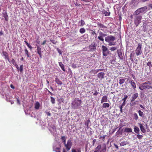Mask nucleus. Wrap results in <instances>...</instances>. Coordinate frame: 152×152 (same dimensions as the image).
I'll use <instances>...</instances> for the list:
<instances>
[{"mask_svg": "<svg viewBox=\"0 0 152 152\" xmlns=\"http://www.w3.org/2000/svg\"><path fill=\"white\" fill-rule=\"evenodd\" d=\"M37 47V53L39 55L40 58L42 57V51H41V48L37 45H36Z\"/></svg>", "mask_w": 152, "mask_h": 152, "instance_id": "9d476101", "label": "nucleus"}, {"mask_svg": "<svg viewBox=\"0 0 152 152\" xmlns=\"http://www.w3.org/2000/svg\"><path fill=\"white\" fill-rule=\"evenodd\" d=\"M17 103L19 104H20V102L19 99V98L18 97L16 98Z\"/></svg>", "mask_w": 152, "mask_h": 152, "instance_id": "4d7b16f0", "label": "nucleus"}, {"mask_svg": "<svg viewBox=\"0 0 152 152\" xmlns=\"http://www.w3.org/2000/svg\"><path fill=\"white\" fill-rule=\"evenodd\" d=\"M148 66H149V67L152 66V64L151 61H148L147 63Z\"/></svg>", "mask_w": 152, "mask_h": 152, "instance_id": "864d4df0", "label": "nucleus"}, {"mask_svg": "<svg viewBox=\"0 0 152 152\" xmlns=\"http://www.w3.org/2000/svg\"><path fill=\"white\" fill-rule=\"evenodd\" d=\"M147 7L146 6H145L138 9L134 12V13L135 14L139 15L141 13H142L145 12L147 9Z\"/></svg>", "mask_w": 152, "mask_h": 152, "instance_id": "39448f33", "label": "nucleus"}, {"mask_svg": "<svg viewBox=\"0 0 152 152\" xmlns=\"http://www.w3.org/2000/svg\"><path fill=\"white\" fill-rule=\"evenodd\" d=\"M139 94L138 93H136L133 94L131 100V102H133L138 97Z\"/></svg>", "mask_w": 152, "mask_h": 152, "instance_id": "9b49d317", "label": "nucleus"}, {"mask_svg": "<svg viewBox=\"0 0 152 152\" xmlns=\"http://www.w3.org/2000/svg\"><path fill=\"white\" fill-rule=\"evenodd\" d=\"M16 67V68L18 70V69H19V67L18 66V65L17 64H16L15 65H14Z\"/></svg>", "mask_w": 152, "mask_h": 152, "instance_id": "69168bd1", "label": "nucleus"}, {"mask_svg": "<svg viewBox=\"0 0 152 152\" xmlns=\"http://www.w3.org/2000/svg\"><path fill=\"white\" fill-rule=\"evenodd\" d=\"M128 97V96L126 95H125L124 96V98L123 99V100L125 101H126V99H127Z\"/></svg>", "mask_w": 152, "mask_h": 152, "instance_id": "bf43d9fd", "label": "nucleus"}, {"mask_svg": "<svg viewBox=\"0 0 152 152\" xmlns=\"http://www.w3.org/2000/svg\"><path fill=\"white\" fill-rule=\"evenodd\" d=\"M40 107V103L38 102H36L35 104V109L36 110H38L39 109Z\"/></svg>", "mask_w": 152, "mask_h": 152, "instance_id": "6ab92c4d", "label": "nucleus"}, {"mask_svg": "<svg viewBox=\"0 0 152 152\" xmlns=\"http://www.w3.org/2000/svg\"><path fill=\"white\" fill-rule=\"evenodd\" d=\"M129 144V142H127V141H123L121 142L120 144V145L121 146H122L124 145H128Z\"/></svg>", "mask_w": 152, "mask_h": 152, "instance_id": "a211bd4d", "label": "nucleus"}, {"mask_svg": "<svg viewBox=\"0 0 152 152\" xmlns=\"http://www.w3.org/2000/svg\"><path fill=\"white\" fill-rule=\"evenodd\" d=\"M89 32L90 34L93 35H94L96 37V33L95 32L92 30H90L89 31Z\"/></svg>", "mask_w": 152, "mask_h": 152, "instance_id": "cd10ccee", "label": "nucleus"}, {"mask_svg": "<svg viewBox=\"0 0 152 152\" xmlns=\"http://www.w3.org/2000/svg\"><path fill=\"white\" fill-rule=\"evenodd\" d=\"M124 131L126 132H132V129L131 128H126L124 129Z\"/></svg>", "mask_w": 152, "mask_h": 152, "instance_id": "4be33fe9", "label": "nucleus"}, {"mask_svg": "<svg viewBox=\"0 0 152 152\" xmlns=\"http://www.w3.org/2000/svg\"><path fill=\"white\" fill-rule=\"evenodd\" d=\"M106 136H107V135H104L103 136H100L99 137V139H100V140H102L103 142H104V141L105 138V137H106Z\"/></svg>", "mask_w": 152, "mask_h": 152, "instance_id": "58836bf2", "label": "nucleus"}, {"mask_svg": "<svg viewBox=\"0 0 152 152\" xmlns=\"http://www.w3.org/2000/svg\"><path fill=\"white\" fill-rule=\"evenodd\" d=\"M24 42L26 43V45L28 46V47L30 49V50H31L32 49V47L31 46L30 44L28 43L27 41H24Z\"/></svg>", "mask_w": 152, "mask_h": 152, "instance_id": "7c9ffc66", "label": "nucleus"}, {"mask_svg": "<svg viewBox=\"0 0 152 152\" xmlns=\"http://www.w3.org/2000/svg\"><path fill=\"white\" fill-rule=\"evenodd\" d=\"M133 15L134 17V23L136 26H137L141 22L142 18V16L138 15L135 14L134 13Z\"/></svg>", "mask_w": 152, "mask_h": 152, "instance_id": "7ed1b4c3", "label": "nucleus"}, {"mask_svg": "<svg viewBox=\"0 0 152 152\" xmlns=\"http://www.w3.org/2000/svg\"><path fill=\"white\" fill-rule=\"evenodd\" d=\"M142 48V44L141 43H139L138 46L135 50V53L137 56L141 55L142 52L141 50Z\"/></svg>", "mask_w": 152, "mask_h": 152, "instance_id": "6e6552de", "label": "nucleus"}, {"mask_svg": "<svg viewBox=\"0 0 152 152\" xmlns=\"http://www.w3.org/2000/svg\"><path fill=\"white\" fill-rule=\"evenodd\" d=\"M106 146L105 145L104 147L103 148H102L100 152H106Z\"/></svg>", "mask_w": 152, "mask_h": 152, "instance_id": "a19ab883", "label": "nucleus"}, {"mask_svg": "<svg viewBox=\"0 0 152 152\" xmlns=\"http://www.w3.org/2000/svg\"><path fill=\"white\" fill-rule=\"evenodd\" d=\"M46 42V41L45 40L41 43V45H44Z\"/></svg>", "mask_w": 152, "mask_h": 152, "instance_id": "052dcab7", "label": "nucleus"}, {"mask_svg": "<svg viewBox=\"0 0 152 152\" xmlns=\"http://www.w3.org/2000/svg\"><path fill=\"white\" fill-rule=\"evenodd\" d=\"M3 16L5 18L6 21H7L8 20V16L6 12L3 13Z\"/></svg>", "mask_w": 152, "mask_h": 152, "instance_id": "aec40b11", "label": "nucleus"}, {"mask_svg": "<svg viewBox=\"0 0 152 152\" xmlns=\"http://www.w3.org/2000/svg\"><path fill=\"white\" fill-rule=\"evenodd\" d=\"M137 137L140 140L142 139L143 136L141 135L138 134L137 135Z\"/></svg>", "mask_w": 152, "mask_h": 152, "instance_id": "a18cd8bd", "label": "nucleus"}, {"mask_svg": "<svg viewBox=\"0 0 152 152\" xmlns=\"http://www.w3.org/2000/svg\"><path fill=\"white\" fill-rule=\"evenodd\" d=\"M138 102V101H135V102H131L130 103V105L131 106H134V105H135L137 104V102Z\"/></svg>", "mask_w": 152, "mask_h": 152, "instance_id": "ea45409f", "label": "nucleus"}, {"mask_svg": "<svg viewBox=\"0 0 152 152\" xmlns=\"http://www.w3.org/2000/svg\"><path fill=\"white\" fill-rule=\"evenodd\" d=\"M97 25L100 28H106L107 27L104 26V25L101 23L98 22L97 23Z\"/></svg>", "mask_w": 152, "mask_h": 152, "instance_id": "5701e85b", "label": "nucleus"}, {"mask_svg": "<svg viewBox=\"0 0 152 152\" xmlns=\"http://www.w3.org/2000/svg\"><path fill=\"white\" fill-rule=\"evenodd\" d=\"M25 53L27 57H29L30 56V54H29L28 50L26 48L24 49Z\"/></svg>", "mask_w": 152, "mask_h": 152, "instance_id": "b1692460", "label": "nucleus"}, {"mask_svg": "<svg viewBox=\"0 0 152 152\" xmlns=\"http://www.w3.org/2000/svg\"><path fill=\"white\" fill-rule=\"evenodd\" d=\"M104 14L105 15V16H109L110 15V13L109 12V11L107 10V11L104 12Z\"/></svg>", "mask_w": 152, "mask_h": 152, "instance_id": "79ce46f5", "label": "nucleus"}, {"mask_svg": "<svg viewBox=\"0 0 152 152\" xmlns=\"http://www.w3.org/2000/svg\"><path fill=\"white\" fill-rule=\"evenodd\" d=\"M118 54L120 58L121 59H123V56L122 55V53L121 52H118Z\"/></svg>", "mask_w": 152, "mask_h": 152, "instance_id": "473e14b6", "label": "nucleus"}, {"mask_svg": "<svg viewBox=\"0 0 152 152\" xmlns=\"http://www.w3.org/2000/svg\"><path fill=\"white\" fill-rule=\"evenodd\" d=\"M138 124L139 125L141 131L143 133H145L146 130L145 127L141 124L139 123Z\"/></svg>", "mask_w": 152, "mask_h": 152, "instance_id": "ddd939ff", "label": "nucleus"}, {"mask_svg": "<svg viewBox=\"0 0 152 152\" xmlns=\"http://www.w3.org/2000/svg\"><path fill=\"white\" fill-rule=\"evenodd\" d=\"M104 73L103 72L99 73L97 74V77L100 79H103L104 78Z\"/></svg>", "mask_w": 152, "mask_h": 152, "instance_id": "2eb2a0df", "label": "nucleus"}, {"mask_svg": "<svg viewBox=\"0 0 152 152\" xmlns=\"http://www.w3.org/2000/svg\"><path fill=\"white\" fill-rule=\"evenodd\" d=\"M61 148H56L55 149V151L56 152H60Z\"/></svg>", "mask_w": 152, "mask_h": 152, "instance_id": "de8ad7c7", "label": "nucleus"}, {"mask_svg": "<svg viewBox=\"0 0 152 152\" xmlns=\"http://www.w3.org/2000/svg\"><path fill=\"white\" fill-rule=\"evenodd\" d=\"M51 41L53 44H56L57 42V41L55 42L54 40H50Z\"/></svg>", "mask_w": 152, "mask_h": 152, "instance_id": "5fc2aeb1", "label": "nucleus"}, {"mask_svg": "<svg viewBox=\"0 0 152 152\" xmlns=\"http://www.w3.org/2000/svg\"><path fill=\"white\" fill-rule=\"evenodd\" d=\"M104 37L103 36H99L98 37V39H99L100 41H101L103 43H104V39L103 38V37Z\"/></svg>", "mask_w": 152, "mask_h": 152, "instance_id": "f704fd0d", "label": "nucleus"}, {"mask_svg": "<svg viewBox=\"0 0 152 152\" xmlns=\"http://www.w3.org/2000/svg\"><path fill=\"white\" fill-rule=\"evenodd\" d=\"M101 145H98V146L95 148V150L99 151L101 149Z\"/></svg>", "mask_w": 152, "mask_h": 152, "instance_id": "37998d69", "label": "nucleus"}, {"mask_svg": "<svg viewBox=\"0 0 152 152\" xmlns=\"http://www.w3.org/2000/svg\"><path fill=\"white\" fill-rule=\"evenodd\" d=\"M151 82L148 81H147L141 84L139 87V88L141 90L144 89L150 88H152V86H151Z\"/></svg>", "mask_w": 152, "mask_h": 152, "instance_id": "f257e3e1", "label": "nucleus"}, {"mask_svg": "<svg viewBox=\"0 0 152 152\" xmlns=\"http://www.w3.org/2000/svg\"><path fill=\"white\" fill-rule=\"evenodd\" d=\"M140 107L144 109H145V108L144 107H143L142 104H140Z\"/></svg>", "mask_w": 152, "mask_h": 152, "instance_id": "774afa93", "label": "nucleus"}, {"mask_svg": "<svg viewBox=\"0 0 152 152\" xmlns=\"http://www.w3.org/2000/svg\"><path fill=\"white\" fill-rule=\"evenodd\" d=\"M50 100H51V103L53 104H54L55 103V100L54 98L52 96H50Z\"/></svg>", "mask_w": 152, "mask_h": 152, "instance_id": "4c0bfd02", "label": "nucleus"}, {"mask_svg": "<svg viewBox=\"0 0 152 152\" xmlns=\"http://www.w3.org/2000/svg\"><path fill=\"white\" fill-rule=\"evenodd\" d=\"M64 100L63 98H60L58 99V102L60 104H61V102H64Z\"/></svg>", "mask_w": 152, "mask_h": 152, "instance_id": "603ef678", "label": "nucleus"}, {"mask_svg": "<svg viewBox=\"0 0 152 152\" xmlns=\"http://www.w3.org/2000/svg\"><path fill=\"white\" fill-rule=\"evenodd\" d=\"M55 81L58 85H61L62 84V81L60 80L57 76H56L55 78Z\"/></svg>", "mask_w": 152, "mask_h": 152, "instance_id": "f8f14e48", "label": "nucleus"}, {"mask_svg": "<svg viewBox=\"0 0 152 152\" xmlns=\"http://www.w3.org/2000/svg\"><path fill=\"white\" fill-rule=\"evenodd\" d=\"M2 56H4L5 59H7L10 62L9 56L8 53L6 51H3L2 52Z\"/></svg>", "mask_w": 152, "mask_h": 152, "instance_id": "1a4fd4ad", "label": "nucleus"}, {"mask_svg": "<svg viewBox=\"0 0 152 152\" xmlns=\"http://www.w3.org/2000/svg\"><path fill=\"white\" fill-rule=\"evenodd\" d=\"M57 50L58 51V52L60 54H62L61 51L58 48H57Z\"/></svg>", "mask_w": 152, "mask_h": 152, "instance_id": "13d9d810", "label": "nucleus"}, {"mask_svg": "<svg viewBox=\"0 0 152 152\" xmlns=\"http://www.w3.org/2000/svg\"><path fill=\"white\" fill-rule=\"evenodd\" d=\"M61 139L62 141V142H63L64 144H65L66 143V139L65 137L64 136H62Z\"/></svg>", "mask_w": 152, "mask_h": 152, "instance_id": "c85d7f7f", "label": "nucleus"}, {"mask_svg": "<svg viewBox=\"0 0 152 152\" xmlns=\"http://www.w3.org/2000/svg\"><path fill=\"white\" fill-rule=\"evenodd\" d=\"M79 23H80V26H84L86 24V23H85V22L84 20H83L82 19H81L80 21L79 22Z\"/></svg>", "mask_w": 152, "mask_h": 152, "instance_id": "c756f323", "label": "nucleus"}, {"mask_svg": "<svg viewBox=\"0 0 152 152\" xmlns=\"http://www.w3.org/2000/svg\"><path fill=\"white\" fill-rule=\"evenodd\" d=\"M138 112L139 115L140 117H143L144 114L140 110H138Z\"/></svg>", "mask_w": 152, "mask_h": 152, "instance_id": "72a5a7b5", "label": "nucleus"}, {"mask_svg": "<svg viewBox=\"0 0 152 152\" xmlns=\"http://www.w3.org/2000/svg\"><path fill=\"white\" fill-rule=\"evenodd\" d=\"M133 119L135 120H137L138 118V117L137 113H134L133 114Z\"/></svg>", "mask_w": 152, "mask_h": 152, "instance_id": "2f4dec72", "label": "nucleus"}, {"mask_svg": "<svg viewBox=\"0 0 152 152\" xmlns=\"http://www.w3.org/2000/svg\"><path fill=\"white\" fill-rule=\"evenodd\" d=\"M110 106V104L108 103H104L103 104L102 107L104 108L106 107H109Z\"/></svg>", "mask_w": 152, "mask_h": 152, "instance_id": "bb28decb", "label": "nucleus"}, {"mask_svg": "<svg viewBox=\"0 0 152 152\" xmlns=\"http://www.w3.org/2000/svg\"><path fill=\"white\" fill-rule=\"evenodd\" d=\"M134 131L137 134H139L140 132V129L138 127L135 126L134 128Z\"/></svg>", "mask_w": 152, "mask_h": 152, "instance_id": "412c9836", "label": "nucleus"}, {"mask_svg": "<svg viewBox=\"0 0 152 152\" xmlns=\"http://www.w3.org/2000/svg\"><path fill=\"white\" fill-rule=\"evenodd\" d=\"M99 34L100 36L105 37L106 36V34L103 33L102 32H100L99 33Z\"/></svg>", "mask_w": 152, "mask_h": 152, "instance_id": "49530a36", "label": "nucleus"}, {"mask_svg": "<svg viewBox=\"0 0 152 152\" xmlns=\"http://www.w3.org/2000/svg\"><path fill=\"white\" fill-rule=\"evenodd\" d=\"M102 54L103 56H106L109 54V50L105 46L102 45Z\"/></svg>", "mask_w": 152, "mask_h": 152, "instance_id": "423d86ee", "label": "nucleus"}, {"mask_svg": "<svg viewBox=\"0 0 152 152\" xmlns=\"http://www.w3.org/2000/svg\"><path fill=\"white\" fill-rule=\"evenodd\" d=\"M117 48H118V47H113L111 48L110 49V50H111V51H113L115 50Z\"/></svg>", "mask_w": 152, "mask_h": 152, "instance_id": "c03bdc74", "label": "nucleus"}, {"mask_svg": "<svg viewBox=\"0 0 152 152\" xmlns=\"http://www.w3.org/2000/svg\"><path fill=\"white\" fill-rule=\"evenodd\" d=\"M90 122V120H88L86 122H85V124L86 125L87 127L88 128V123Z\"/></svg>", "mask_w": 152, "mask_h": 152, "instance_id": "8fccbe9b", "label": "nucleus"}, {"mask_svg": "<svg viewBox=\"0 0 152 152\" xmlns=\"http://www.w3.org/2000/svg\"><path fill=\"white\" fill-rule=\"evenodd\" d=\"M96 45L95 43L93 42L89 46V48L91 49L94 50L96 49Z\"/></svg>", "mask_w": 152, "mask_h": 152, "instance_id": "f3484780", "label": "nucleus"}, {"mask_svg": "<svg viewBox=\"0 0 152 152\" xmlns=\"http://www.w3.org/2000/svg\"><path fill=\"white\" fill-rule=\"evenodd\" d=\"M10 87L11 88L13 89H14L15 88L14 86L12 84H11L10 85Z\"/></svg>", "mask_w": 152, "mask_h": 152, "instance_id": "338daca9", "label": "nucleus"}, {"mask_svg": "<svg viewBox=\"0 0 152 152\" xmlns=\"http://www.w3.org/2000/svg\"><path fill=\"white\" fill-rule=\"evenodd\" d=\"M99 94V92L97 91L96 90L95 91L94 93L93 94V95L94 96H96L97 95H98Z\"/></svg>", "mask_w": 152, "mask_h": 152, "instance_id": "3c124183", "label": "nucleus"}, {"mask_svg": "<svg viewBox=\"0 0 152 152\" xmlns=\"http://www.w3.org/2000/svg\"><path fill=\"white\" fill-rule=\"evenodd\" d=\"M82 104V101L81 100L75 99L74 101L72 104V107L74 109H77L79 106H80Z\"/></svg>", "mask_w": 152, "mask_h": 152, "instance_id": "20e7f679", "label": "nucleus"}, {"mask_svg": "<svg viewBox=\"0 0 152 152\" xmlns=\"http://www.w3.org/2000/svg\"><path fill=\"white\" fill-rule=\"evenodd\" d=\"M11 62L12 64L14 65L16 64V62L14 59L12 58L11 60Z\"/></svg>", "mask_w": 152, "mask_h": 152, "instance_id": "09e8293b", "label": "nucleus"}, {"mask_svg": "<svg viewBox=\"0 0 152 152\" xmlns=\"http://www.w3.org/2000/svg\"><path fill=\"white\" fill-rule=\"evenodd\" d=\"M59 64L61 68V69L64 71H65V69H64V66L62 62H59Z\"/></svg>", "mask_w": 152, "mask_h": 152, "instance_id": "393cba45", "label": "nucleus"}, {"mask_svg": "<svg viewBox=\"0 0 152 152\" xmlns=\"http://www.w3.org/2000/svg\"><path fill=\"white\" fill-rule=\"evenodd\" d=\"M115 37L113 36H107L105 38V41L108 42V45L109 46L114 45H115V43L113 42L115 40Z\"/></svg>", "mask_w": 152, "mask_h": 152, "instance_id": "f03ea898", "label": "nucleus"}, {"mask_svg": "<svg viewBox=\"0 0 152 152\" xmlns=\"http://www.w3.org/2000/svg\"><path fill=\"white\" fill-rule=\"evenodd\" d=\"M122 108L123 106H121L120 107V111L121 113H122L123 111Z\"/></svg>", "mask_w": 152, "mask_h": 152, "instance_id": "0e129e2a", "label": "nucleus"}, {"mask_svg": "<svg viewBox=\"0 0 152 152\" xmlns=\"http://www.w3.org/2000/svg\"><path fill=\"white\" fill-rule=\"evenodd\" d=\"M129 83H130L131 85L134 89H135L136 88V84L134 80H130L129 81Z\"/></svg>", "mask_w": 152, "mask_h": 152, "instance_id": "4468645a", "label": "nucleus"}, {"mask_svg": "<svg viewBox=\"0 0 152 152\" xmlns=\"http://www.w3.org/2000/svg\"><path fill=\"white\" fill-rule=\"evenodd\" d=\"M72 145V141L70 139H69L67 140V143H66L64 145L66 148V150L68 151H69Z\"/></svg>", "mask_w": 152, "mask_h": 152, "instance_id": "0eeeda50", "label": "nucleus"}, {"mask_svg": "<svg viewBox=\"0 0 152 152\" xmlns=\"http://www.w3.org/2000/svg\"><path fill=\"white\" fill-rule=\"evenodd\" d=\"M80 32L81 34H83L86 31L85 29L84 28H81L80 29Z\"/></svg>", "mask_w": 152, "mask_h": 152, "instance_id": "c9c22d12", "label": "nucleus"}, {"mask_svg": "<svg viewBox=\"0 0 152 152\" xmlns=\"http://www.w3.org/2000/svg\"><path fill=\"white\" fill-rule=\"evenodd\" d=\"M107 96H104L101 100V103H102L104 102H107Z\"/></svg>", "mask_w": 152, "mask_h": 152, "instance_id": "dca6fc26", "label": "nucleus"}, {"mask_svg": "<svg viewBox=\"0 0 152 152\" xmlns=\"http://www.w3.org/2000/svg\"><path fill=\"white\" fill-rule=\"evenodd\" d=\"M126 104V101L125 100H124V102H123L122 104L121 105V106H124Z\"/></svg>", "mask_w": 152, "mask_h": 152, "instance_id": "e2e57ef3", "label": "nucleus"}, {"mask_svg": "<svg viewBox=\"0 0 152 152\" xmlns=\"http://www.w3.org/2000/svg\"><path fill=\"white\" fill-rule=\"evenodd\" d=\"M126 78H125V79L123 78H121L119 80V83L120 85H121L123 84L125 81V79H126Z\"/></svg>", "mask_w": 152, "mask_h": 152, "instance_id": "a878e982", "label": "nucleus"}, {"mask_svg": "<svg viewBox=\"0 0 152 152\" xmlns=\"http://www.w3.org/2000/svg\"><path fill=\"white\" fill-rule=\"evenodd\" d=\"M19 70L20 72H22L23 71V65H20V67L19 68V69L18 70Z\"/></svg>", "mask_w": 152, "mask_h": 152, "instance_id": "e433bc0d", "label": "nucleus"}, {"mask_svg": "<svg viewBox=\"0 0 152 152\" xmlns=\"http://www.w3.org/2000/svg\"><path fill=\"white\" fill-rule=\"evenodd\" d=\"M45 113L48 116H50L51 115V113L50 112H48L47 111H46L45 112Z\"/></svg>", "mask_w": 152, "mask_h": 152, "instance_id": "6e6d98bb", "label": "nucleus"}, {"mask_svg": "<svg viewBox=\"0 0 152 152\" xmlns=\"http://www.w3.org/2000/svg\"><path fill=\"white\" fill-rule=\"evenodd\" d=\"M96 139H94L93 140V145L94 146V144L96 142Z\"/></svg>", "mask_w": 152, "mask_h": 152, "instance_id": "680f3d73", "label": "nucleus"}]
</instances>
